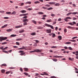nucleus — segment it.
Here are the masks:
<instances>
[{"mask_svg":"<svg viewBox=\"0 0 78 78\" xmlns=\"http://www.w3.org/2000/svg\"><path fill=\"white\" fill-rule=\"evenodd\" d=\"M58 39H59V40H62V37H61V36H59L58 37Z\"/></svg>","mask_w":78,"mask_h":78,"instance_id":"15","label":"nucleus"},{"mask_svg":"<svg viewBox=\"0 0 78 78\" xmlns=\"http://www.w3.org/2000/svg\"><path fill=\"white\" fill-rule=\"evenodd\" d=\"M9 69H15V68L12 67H10V68H9Z\"/></svg>","mask_w":78,"mask_h":78,"instance_id":"52","label":"nucleus"},{"mask_svg":"<svg viewBox=\"0 0 78 78\" xmlns=\"http://www.w3.org/2000/svg\"><path fill=\"white\" fill-rule=\"evenodd\" d=\"M8 48V47H6L4 48H3V49H2V50H6V49H7V48Z\"/></svg>","mask_w":78,"mask_h":78,"instance_id":"42","label":"nucleus"},{"mask_svg":"<svg viewBox=\"0 0 78 78\" xmlns=\"http://www.w3.org/2000/svg\"><path fill=\"white\" fill-rule=\"evenodd\" d=\"M1 50H2L3 49V46L1 47L0 48Z\"/></svg>","mask_w":78,"mask_h":78,"instance_id":"56","label":"nucleus"},{"mask_svg":"<svg viewBox=\"0 0 78 78\" xmlns=\"http://www.w3.org/2000/svg\"><path fill=\"white\" fill-rule=\"evenodd\" d=\"M25 4H31V2H28L25 3Z\"/></svg>","mask_w":78,"mask_h":78,"instance_id":"25","label":"nucleus"},{"mask_svg":"<svg viewBox=\"0 0 78 78\" xmlns=\"http://www.w3.org/2000/svg\"><path fill=\"white\" fill-rule=\"evenodd\" d=\"M24 5V3H20V6H23Z\"/></svg>","mask_w":78,"mask_h":78,"instance_id":"33","label":"nucleus"},{"mask_svg":"<svg viewBox=\"0 0 78 78\" xmlns=\"http://www.w3.org/2000/svg\"><path fill=\"white\" fill-rule=\"evenodd\" d=\"M67 18L66 17V18L64 19V20L66 22H68V20H67Z\"/></svg>","mask_w":78,"mask_h":78,"instance_id":"34","label":"nucleus"},{"mask_svg":"<svg viewBox=\"0 0 78 78\" xmlns=\"http://www.w3.org/2000/svg\"><path fill=\"white\" fill-rule=\"evenodd\" d=\"M71 44V42H67L65 43V44Z\"/></svg>","mask_w":78,"mask_h":78,"instance_id":"35","label":"nucleus"},{"mask_svg":"<svg viewBox=\"0 0 78 78\" xmlns=\"http://www.w3.org/2000/svg\"><path fill=\"white\" fill-rule=\"evenodd\" d=\"M28 10L29 11H30L31 10H33V9H32V8H29L28 9Z\"/></svg>","mask_w":78,"mask_h":78,"instance_id":"49","label":"nucleus"},{"mask_svg":"<svg viewBox=\"0 0 78 78\" xmlns=\"http://www.w3.org/2000/svg\"><path fill=\"white\" fill-rule=\"evenodd\" d=\"M54 58H63V57L62 56H53Z\"/></svg>","mask_w":78,"mask_h":78,"instance_id":"8","label":"nucleus"},{"mask_svg":"<svg viewBox=\"0 0 78 78\" xmlns=\"http://www.w3.org/2000/svg\"><path fill=\"white\" fill-rule=\"evenodd\" d=\"M20 50H31V49L29 47L23 46L22 48H20Z\"/></svg>","mask_w":78,"mask_h":78,"instance_id":"1","label":"nucleus"},{"mask_svg":"<svg viewBox=\"0 0 78 78\" xmlns=\"http://www.w3.org/2000/svg\"><path fill=\"white\" fill-rule=\"evenodd\" d=\"M45 6H46V7H50V5H49L48 4H46L45 5Z\"/></svg>","mask_w":78,"mask_h":78,"instance_id":"27","label":"nucleus"},{"mask_svg":"<svg viewBox=\"0 0 78 78\" xmlns=\"http://www.w3.org/2000/svg\"><path fill=\"white\" fill-rule=\"evenodd\" d=\"M73 20H76V18L75 17H73Z\"/></svg>","mask_w":78,"mask_h":78,"instance_id":"46","label":"nucleus"},{"mask_svg":"<svg viewBox=\"0 0 78 78\" xmlns=\"http://www.w3.org/2000/svg\"><path fill=\"white\" fill-rule=\"evenodd\" d=\"M58 21H61V19L59 18V19H58Z\"/></svg>","mask_w":78,"mask_h":78,"instance_id":"59","label":"nucleus"},{"mask_svg":"<svg viewBox=\"0 0 78 78\" xmlns=\"http://www.w3.org/2000/svg\"><path fill=\"white\" fill-rule=\"evenodd\" d=\"M7 42H4L2 43V45H5V44H7Z\"/></svg>","mask_w":78,"mask_h":78,"instance_id":"36","label":"nucleus"},{"mask_svg":"<svg viewBox=\"0 0 78 78\" xmlns=\"http://www.w3.org/2000/svg\"><path fill=\"white\" fill-rule=\"evenodd\" d=\"M10 72H11V71H8L7 72L5 73L6 74H9V73H10Z\"/></svg>","mask_w":78,"mask_h":78,"instance_id":"44","label":"nucleus"},{"mask_svg":"<svg viewBox=\"0 0 78 78\" xmlns=\"http://www.w3.org/2000/svg\"><path fill=\"white\" fill-rule=\"evenodd\" d=\"M47 7H41V9H47Z\"/></svg>","mask_w":78,"mask_h":78,"instance_id":"40","label":"nucleus"},{"mask_svg":"<svg viewBox=\"0 0 78 78\" xmlns=\"http://www.w3.org/2000/svg\"><path fill=\"white\" fill-rule=\"evenodd\" d=\"M8 39V37H0V42H2V41H5L6 40Z\"/></svg>","mask_w":78,"mask_h":78,"instance_id":"3","label":"nucleus"},{"mask_svg":"<svg viewBox=\"0 0 78 78\" xmlns=\"http://www.w3.org/2000/svg\"><path fill=\"white\" fill-rule=\"evenodd\" d=\"M24 75H28V73H24Z\"/></svg>","mask_w":78,"mask_h":78,"instance_id":"57","label":"nucleus"},{"mask_svg":"<svg viewBox=\"0 0 78 78\" xmlns=\"http://www.w3.org/2000/svg\"><path fill=\"white\" fill-rule=\"evenodd\" d=\"M31 36H35L36 35V33H32L31 34Z\"/></svg>","mask_w":78,"mask_h":78,"instance_id":"20","label":"nucleus"},{"mask_svg":"<svg viewBox=\"0 0 78 78\" xmlns=\"http://www.w3.org/2000/svg\"><path fill=\"white\" fill-rule=\"evenodd\" d=\"M28 21H29V20H28V19L24 20H23V22H28Z\"/></svg>","mask_w":78,"mask_h":78,"instance_id":"11","label":"nucleus"},{"mask_svg":"<svg viewBox=\"0 0 78 78\" xmlns=\"http://www.w3.org/2000/svg\"><path fill=\"white\" fill-rule=\"evenodd\" d=\"M45 26L46 27H51V28L53 29V26H51L47 24H45Z\"/></svg>","mask_w":78,"mask_h":78,"instance_id":"4","label":"nucleus"},{"mask_svg":"<svg viewBox=\"0 0 78 78\" xmlns=\"http://www.w3.org/2000/svg\"><path fill=\"white\" fill-rule=\"evenodd\" d=\"M24 32V30L22 29L20 30V33H22Z\"/></svg>","mask_w":78,"mask_h":78,"instance_id":"12","label":"nucleus"},{"mask_svg":"<svg viewBox=\"0 0 78 78\" xmlns=\"http://www.w3.org/2000/svg\"><path fill=\"white\" fill-rule=\"evenodd\" d=\"M51 16H52V17H54V16H55V15L54 14H52L51 15Z\"/></svg>","mask_w":78,"mask_h":78,"instance_id":"54","label":"nucleus"},{"mask_svg":"<svg viewBox=\"0 0 78 78\" xmlns=\"http://www.w3.org/2000/svg\"><path fill=\"white\" fill-rule=\"evenodd\" d=\"M66 17L68 19H72V18L70 17Z\"/></svg>","mask_w":78,"mask_h":78,"instance_id":"51","label":"nucleus"},{"mask_svg":"<svg viewBox=\"0 0 78 78\" xmlns=\"http://www.w3.org/2000/svg\"><path fill=\"white\" fill-rule=\"evenodd\" d=\"M72 14V12L69 13H68L66 14V16H69V15H70V14Z\"/></svg>","mask_w":78,"mask_h":78,"instance_id":"29","label":"nucleus"},{"mask_svg":"<svg viewBox=\"0 0 78 78\" xmlns=\"http://www.w3.org/2000/svg\"><path fill=\"white\" fill-rule=\"evenodd\" d=\"M77 13V12H72V14H73V15H76V14Z\"/></svg>","mask_w":78,"mask_h":78,"instance_id":"17","label":"nucleus"},{"mask_svg":"<svg viewBox=\"0 0 78 78\" xmlns=\"http://www.w3.org/2000/svg\"><path fill=\"white\" fill-rule=\"evenodd\" d=\"M74 59L73 58H69V60H70V61H73V59Z\"/></svg>","mask_w":78,"mask_h":78,"instance_id":"31","label":"nucleus"},{"mask_svg":"<svg viewBox=\"0 0 78 78\" xmlns=\"http://www.w3.org/2000/svg\"><path fill=\"white\" fill-rule=\"evenodd\" d=\"M28 13H26V14H21L20 15V16H25L24 17H23V19H27V16H26V15H28Z\"/></svg>","mask_w":78,"mask_h":78,"instance_id":"5","label":"nucleus"},{"mask_svg":"<svg viewBox=\"0 0 78 78\" xmlns=\"http://www.w3.org/2000/svg\"><path fill=\"white\" fill-rule=\"evenodd\" d=\"M42 28H43V27H39L37 28L38 29H39L40 30H41V29H42Z\"/></svg>","mask_w":78,"mask_h":78,"instance_id":"37","label":"nucleus"},{"mask_svg":"<svg viewBox=\"0 0 78 78\" xmlns=\"http://www.w3.org/2000/svg\"><path fill=\"white\" fill-rule=\"evenodd\" d=\"M55 6H60V4L58 3H56L55 4Z\"/></svg>","mask_w":78,"mask_h":78,"instance_id":"14","label":"nucleus"},{"mask_svg":"<svg viewBox=\"0 0 78 78\" xmlns=\"http://www.w3.org/2000/svg\"><path fill=\"white\" fill-rule=\"evenodd\" d=\"M78 37H75L72 38V39H76V38H77Z\"/></svg>","mask_w":78,"mask_h":78,"instance_id":"48","label":"nucleus"},{"mask_svg":"<svg viewBox=\"0 0 78 78\" xmlns=\"http://www.w3.org/2000/svg\"><path fill=\"white\" fill-rule=\"evenodd\" d=\"M35 4H37V3H40V2L39 1H36L34 2Z\"/></svg>","mask_w":78,"mask_h":78,"instance_id":"26","label":"nucleus"},{"mask_svg":"<svg viewBox=\"0 0 78 78\" xmlns=\"http://www.w3.org/2000/svg\"><path fill=\"white\" fill-rule=\"evenodd\" d=\"M46 33H51V29H48V30H46Z\"/></svg>","mask_w":78,"mask_h":78,"instance_id":"6","label":"nucleus"},{"mask_svg":"<svg viewBox=\"0 0 78 78\" xmlns=\"http://www.w3.org/2000/svg\"><path fill=\"white\" fill-rule=\"evenodd\" d=\"M51 78H57V77H56L55 76H52L51 77Z\"/></svg>","mask_w":78,"mask_h":78,"instance_id":"50","label":"nucleus"},{"mask_svg":"<svg viewBox=\"0 0 78 78\" xmlns=\"http://www.w3.org/2000/svg\"><path fill=\"white\" fill-rule=\"evenodd\" d=\"M32 22L33 23H34V24H36L37 23V22H36V21L35 20H33L32 21Z\"/></svg>","mask_w":78,"mask_h":78,"instance_id":"18","label":"nucleus"},{"mask_svg":"<svg viewBox=\"0 0 78 78\" xmlns=\"http://www.w3.org/2000/svg\"><path fill=\"white\" fill-rule=\"evenodd\" d=\"M48 4L49 5H55V2H49L48 3Z\"/></svg>","mask_w":78,"mask_h":78,"instance_id":"9","label":"nucleus"},{"mask_svg":"<svg viewBox=\"0 0 78 78\" xmlns=\"http://www.w3.org/2000/svg\"><path fill=\"white\" fill-rule=\"evenodd\" d=\"M4 18L5 19H8V17H5Z\"/></svg>","mask_w":78,"mask_h":78,"instance_id":"64","label":"nucleus"},{"mask_svg":"<svg viewBox=\"0 0 78 78\" xmlns=\"http://www.w3.org/2000/svg\"><path fill=\"white\" fill-rule=\"evenodd\" d=\"M44 75H48V74L45 72H44Z\"/></svg>","mask_w":78,"mask_h":78,"instance_id":"39","label":"nucleus"},{"mask_svg":"<svg viewBox=\"0 0 78 78\" xmlns=\"http://www.w3.org/2000/svg\"><path fill=\"white\" fill-rule=\"evenodd\" d=\"M46 22H51V20H48Z\"/></svg>","mask_w":78,"mask_h":78,"instance_id":"13","label":"nucleus"},{"mask_svg":"<svg viewBox=\"0 0 78 78\" xmlns=\"http://www.w3.org/2000/svg\"><path fill=\"white\" fill-rule=\"evenodd\" d=\"M53 9V8L52 7H50V8H48V9H47V10H52V9Z\"/></svg>","mask_w":78,"mask_h":78,"instance_id":"23","label":"nucleus"},{"mask_svg":"<svg viewBox=\"0 0 78 78\" xmlns=\"http://www.w3.org/2000/svg\"><path fill=\"white\" fill-rule=\"evenodd\" d=\"M68 24H69V25H73V24H72V23H69Z\"/></svg>","mask_w":78,"mask_h":78,"instance_id":"53","label":"nucleus"},{"mask_svg":"<svg viewBox=\"0 0 78 78\" xmlns=\"http://www.w3.org/2000/svg\"><path fill=\"white\" fill-rule=\"evenodd\" d=\"M52 60L53 61H54L55 62H57V61H58V60H57V59L55 58L53 59Z\"/></svg>","mask_w":78,"mask_h":78,"instance_id":"22","label":"nucleus"},{"mask_svg":"<svg viewBox=\"0 0 78 78\" xmlns=\"http://www.w3.org/2000/svg\"><path fill=\"white\" fill-rule=\"evenodd\" d=\"M56 46H52V47H51V48H56Z\"/></svg>","mask_w":78,"mask_h":78,"instance_id":"61","label":"nucleus"},{"mask_svg":"<svg viewBox=\"0 0 78 78\" xmlns=\"http://www.w3.org/2000/svg\"><path fill=\"white\" fill-rule=\"evenodd\" d=\"M37 52V53H40L42 51V50L36 49L33 51H30V53H34V52Z\"/></svg>","mask_w":78,"mask_h":78,"instance_id":"2","label":"nucleus"},{"mask_svg":"<svg viewBox=\"0 0 78 78\" xmlns=\"http://www.w3.org/2000/svg\"><path fill=\"white\" fill-rule=\"evenodd\" d=\"M20 70L21 71V72H23V69L22 68H20Z\"/></svg>","mask_w":78,"mask_h":78,"instance_id":"60","label":"nucleus"},{"mask_svg":"<svg viewBox=\"0 0 78 78\" xmlns=\"http://www.w3.org/2000/svg\"><path fill=\"white\" fill-rule=\"evenodd\" d=\"M24 71H26V72H27V71L28 70V68H24Z\"/></svg>","mask_w":78,"mask_h":78,"instance_id":"28","label":"nucleus"},{"mask_svg":"<svg viewBox=\"0 0 78 78\" xmlns=\"http://www.w3.org/2000/svg\"><path fill=\"white\" fill-rule=\"evenodd\" d=\"M21 12H22V13H25L26 12H27V11L25 10H23V11H20Z\"/></svg>","mask_w":78,"mask_h":78,"instance_id":"16","label":"nucleus"},{"mask_svg":"<svg viewBox=\"0 0 78 78\" xmlns=\"http://www.w3.org/2000/svg\"><path fill=\"white\" fill-rule=\"evenodd\" d=\"M35 41L37 42V43H39V41L38 40H36Z\"/></svg>","mask_w":78,"mask_h":78,"instance_id":"58","label":"nucleus"},{"mask_svg":"<svg viewBox=\"0 0 78 78\" xmlns=\"http://www.w3.org/2000/svg\"><path fill=\"white\" fill-rule=\"evenodd\" d=\"M25 54V53H21L20 55L21 56H22V55H23Z\"/></svg>","mask_w":78,"mask_h":78,"instance_id":"55","label":"nucleus"},{"mask_svg":"<svg viewBox=\"0 0 78 78\" xmlns=\"http://www.w3.org/2000/svg\"><path fill=\"white\" fill-rule=\"evenodd\" d=\"M7 66L6 65V64L5 63H4V64H2L1 66Z\"/></svg>","mask_w":78,"mask_h":78,"instance_id":"30","label":"nucleus"},{"mask_svg":"<svg viewBox=\"0 0 78 78\" xmlns=\"http://www.w3.org/2000/svg\"><path fill=\"white\" fill-rule=\"evenodd\" d=\"M3 52H4V53H7V54H8V51H2Z\"/></svg>","mask_w":78,"mask_h":78,"instance_id":"38","label":"nucleus"},{"mask_svg":"<svg viewBox=\"0 0 78 78\" xmlns=\"http://www.w3.org/2000/svg\"><path fill=\"white\" fill-rule=\"evenodd\" d=\"M15 36H16V35H11V37H15Z\"/></svg>","mask_w":78,"mask_h":78,"instance_id":"43","label":"nucleus"},{"mask_svg":"<svg viewBox=\"0 0 78 78\" xmlns=\"http://www.w3.org/2000/svg\"><path fill=\"white\" fill-rule=\"evenodd\" d=\"M11 13V12H6V14H10Z\"/></svg>","mask_w":78,"mask_h":78,"instance_id":"45","label":"nucleus"},{"mask_svg":"<svg viewBox=\"0 0 78 78\" xmlns=\"http://www.w3.org/2000/svg\"><path fill=\"white\" fill-rule=\"evenodd\" d=\"M52 37H55V34H53L52 36Z\"/></svg>","mask_w":78,"mask_h":78,"instance_id":"63","label":"nucleus"},{"mask_svg":"<svg viewBox=\"0 0 78 78\" xmlns=\"http://www.w3.org/2000/svg\"><path fill=\"white\" fill-rule=\"evenodd\" d=\"M24 23H23V25L25 26V25H27V22H24Z\"/></svg>","mask_w":78,"mask_h":78,"instance_id":"47","label":"nucleus"},{"mask_svg":"<svg viewBox=\"0 0 78 78\" xmlns=\"http://www.w3.org/2000/svg\"><path fill=\"white\" fill-rule=\"evenodd\" d=\"M64 32L66 33L67 32V29H65L64 30Z\"/></svg>","mask_w":78,"mask_h":78,"instance_id":"62","label":"nucleus"},{"mask_svg":"<svg viewBox=\"0 0 78 78\" xmlns=\"http://www.w3.org/2000/svg\"><path fill=\"white\" fill-rule=\"evenodd\" d=\"M38 14L39 15H43V14H44V13L43 12H39L38 13Z\"/></svg>","mask_w":78,"mask_h":78,"instance_id":"10","label":"nucleus"},{"mask_svg":"<svg viewBox=\"0 0 78 78\" xmlns=\"http://www.w3.org/2000/svg\"><path fill=\"white\" fill-rule=\"evenodd\" d=\"M68 48H69V50H73V49H72V48L70 47Z\"/></svg>","mask_w":78,"mask_h":78,"instance_id":"41","label":"nucleus"},{"mask_svg":"<svg viewBox=\"0 0 78 78\" xmlns=\"http://www.w3.org/2000/svg\"><path fill=\"white\" fill-rule=\"evenodd\" d=\"M69 41H70L71 42H76V40H69Z\"/></svg>","mask_w":78,"mask_h":78,"instance_id":"32","label":"nucleus"},{"mask_svg":"<svg viewBox=\"0 0 78 78\" xmlns=\"http://www.w3.org/2000/svg\"><path fill=\"white\" fill-rule=\"evenodd\" d=\"M66 28H69V29H73L74 28V27H72L71 26H68L66 27Z\"/></svg>","mask_w":78,"mask_h":78,"instance_id":"7","label":"nucleus"},{"mask_svg":"<svg viewBox=\"0 0 78 78\" xmlns=\"http://www.w3.org/2000/svg\"><path fill=\"white\" fill-rule=\"evenodd\" d=\"M1 72L2 73H5V70H4V69H2L1 70Z\"/></svg>","mask_w":78,"mask_h":78,"instance_id":"21","label":"nucleus"},{"mask_svg":"<svg viewBox=\"0 0 78 78\" xmlns=\"http://www.w3.org/2000/svg\"><path fill=\"white\" fill-rule=\"evenodd\" d=\"M7 31H8V32H10V31H12V29H8L6 30Z\"/></svg>","mask_w":78,"mask_h":78,"instance_id":"19","label":"nucleus"},{"mask_svg":"<svg viewBox=\"0 0 78 78\" xmlns=\"http://www.w3.org/2000/svg\"><path fill=\"white\" fill-rule=\"evenodd\" d=\"M16 14V12L15 11H13L11 13V14H13L14 15H15Z\"/></svg>","mask_w":78,"mask_h":78,"instance_id":"24","label":"nucleus"}]
</instances>
